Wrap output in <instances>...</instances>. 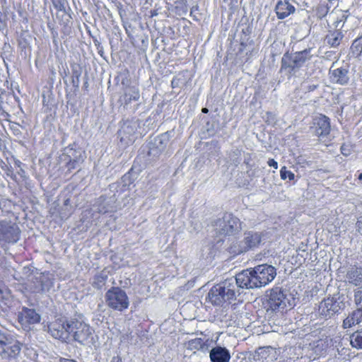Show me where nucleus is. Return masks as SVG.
Segmentation results:
<instances>
[{"instance_id": "f257e3e1", "label": "nucleus", "mask_w": 362, "mask_h": 362, "mask_svg": "<svg viewBox=\"0 0 362 362\" xmlns=\"http://www.w3.org/2000/svg\"><path fill=\"white\" fill-rule=\"evenodd\" d=\"M276 276V269L272 265L264 264L238 273L237 282L240 288H260L272 282Z\"/></svg>"}, {"instance_id": "f03ea898", "label": "nucleus", "mask_w": 362, "mask_h": 362, "mask_svg": "<svg viewBox=\"0 0 362 362\" xmlns=\"http://www.w3.org/2000/svg\"><path fill=\"white\" fill-rule=\"evenodd\" d=\"M240 295V288L237 282V276L213 286L207 296V299L212 304L222 305L224 303H230L235 300L237 293Z\"/></svg>"}, {"instance_id": "7ed1b4c3", "label": "nucleus", "mask_w": 362, "mask_h": 362, "mask_svg": "<svg viewBox=\"0 0 362 362\" xmlns=\"http://www.w3.org/2000/svg\"><path fill=\"white\" fill-rule=\"evenodd\" d=\"M69 327L70 341H74L81 345L90 347L98 341V337L94 329L88 324L79 320L78 318L71 319Z\"/></svg>"}, {"instance_id": "20e7f679", "label": "nucleus", "mask_w": 362, "mask_h": 362, "mask_svg": "<svg viewBox=\"0 0 362 362\" xmlns=\"http://www.w3.org/2000/svg\"><path fill=\"white\" fill-rule=\"evenodd\" d=\"M312 51L313 48L309 47L299 52H286L281 58V71L290 76L295 75L306 62L311 59Z\"/></svg>"}, {"instance_id": "39448f33", "label": "nucleus", "mask_w": 362, "mask_h": 362, "mask_svg": "<svg viewBox=\"0 0 362 362\" xmlns=\"http://www.w3.org/2000/svg\"><path fill=\"white\" fill-rule=\"evenodd\" d=\"M122 95L119 98V103L124 109L131 112H134L139 109L140 103L139 88L136 86H130L128 84V80L123 78L122 81Z\"/></svg>"}, {"instance_id": "423d86ee", "label": "nucleus", "mask_w": 362, "mask_h": 362, "mask_svg": "<svg viewBox=\"0 0 362 362\" xmlns=\"http://www.w3.org/2000/svg\"><path fill=\"white\" fill-rule=\"evenodd\" d=\"M21 350V343L11 334L0 330V356L3 359L17 358Z\"/></svg>"}, {"instance_id": "0eeeda50", "label": "nucleus", "mask_w": 362, "mask_h": 362, "mask_svg": "<svg viewBox=\"0 0 362 362\" xmlns=\"http://www.w3.org/2000/svg\"><path fill=\"white\" fill-rule=\"evenodd\" d=\"M71 320L67 318H51V320L47 322V332L55 339L62 341H70L69 327Z\"/></svg>"}, {"instance_id": "6e6552de", "label": "nucleus", "mask_w": 362, "mask_h": 362, "mask_svg": "<svg viewBox=\"0 0 362 362\" xmlns=\"http://www.w3.org/2000/svg\"><path fill=\"white\" fill-rule=\"evenodd\" d=\"M214 226L216 233L223 235L235 234L241 229L240 220L232 214L228 213L218 219L215 222Z\"/></svg>"}, {"instance_id": "1a4fd4ad", "label": "nucleus", "mask_w": 362, "mask_h": 362, "mask_svg": "<svg viewBox=\"0 0 362 362\" xmlns=\"http://www.w3.org/2000/svg\"><path fill=\"white\" fill-rule=\"evenodd\" d=\"M108 306L114 310L122 311L128 308L129 302L124 291L119 287H112L105 294Z\"/></svg>"}, {"instance_id": "9d476101", "label": "nucleus", "mask_w": 362, "mask_h": 362, "mask_svg": "<svg viewBox=\"0 0 362 362\" xmlns=\"http://www.w3.org/2000/svg\"><path fill=\"white\" fill-rule=\"evenodd\" d=\"M21 230L18 226L11 220H0V241L16 243L20 239Z\"/></svg>"}, {"instance_id": "9b49d317", "label": "nucleus", "mask_w": 362, "mask_h": 362, "mask_svg": "<svg viewBox=\"0 0 362 362\" xmlns=\"http://www.w3.org/2000/svg\"><path fill=\"white\" fill-rule=\"evenodd\" d=\"M286 297L283 291L279 287H275L271 290L269 299L268 302V308L276 315H282L286 310Z\"/></svg>"}, {"instance_id": "f8f14e48", "label": "nucleus", "mask_w": 362, "mask_h": 362, "mask_svg": "<svg viewBox=\"0 0 362 362\" xmlns=\"http://www.w3.org/2000/svg\"><path fill=\"white\" fill-rule=\"evenodd\" d=\"M261 235L258 233L248 232L245 233L243 240L237 243V246L231 247L232 252L240 254L257 247L261 243Z\"/></svg>"}, {"instance_id": "ddd939ff", "label": "nucleus", "mask_w": 362, "mask_h": 362, "mask_svg": "<svg viewBox=\"0 0 362 362\" xmlns=\"http://www.w3.org/2000/svg\"><path fill=\"white\" fill-rule=\"evenodd\" d=\"M334 63L329 69L330 81L340 86H346L349 83V71L348 68L339 67L334 69Z\"/></svg>"}, {"instance_id": "4468645a", "label": "nucleus", "mask_w": 362, "mask_h": 362, "mask_svg": "<svg viewBox=\"0 0 362 362\" xmlns=\"http://www.w3.org/2000/svg\"><path fill=\"white\" fill-rule=\"evenodd\" d=\"M311 128L313 129V133L316 136H326L330 132L329 119L325 115H320L313 119Z\"/></svg>"}, {"instance_id": "2eb2a0df", "label": "nucleus", "mask_w": 362, "mask_h": 362, "mask_svg": "<svg viewBox=\"0 0 362 362\" xmlns=\"http://www.w3.org/2000/svg\"><path fill=\"white\" fill-rule=\"evenodd\" d=\"M341 303L334 300L333 298H328L322 301L319 305V312L321 315L332 317L338 315L341 310Z\"/></svg>"}, {"instance_id": "dca6fc26", "label": "nucleus", "mask_w": 362, "mask_h": 362, "mask_svg": "<svg viewBox=\"0 0 362 362\" xmlns=\"http://www.w3.org/2000/svg\"><path fill=\"white\" fill-rule=\"evenodd\" d=\"M345 281L355 286H362V262L356 263L347 269Z\"/></svg>"}, {"instance_id": "f3484780", "label": "nucleus", "mask_w": 362, "mask_h": 362, "mask_svg": "<svg viewBox=\"0 0 362 362\" xmlns=\"http://www.w3.org/2000/svg\"><path fill=\"white\" fill-rule=\"evenodd\" d=\"M212 340L210 339L194 338L189 340L185 343V346L187 350L196 353L201 351L206 353L209 350L212 346Z\"/></svg>"}, {"instance_id": "a211bd4d", "label": "nucleus", "mask_w": 362, "mask_h": 362, "mask_svg": "<svg viewBox=\"0 0 362 362\" xmlns=\"http://www.w3.org/2000/svg\"><path fill=\"white\" fill-rule=\"evenodd\" d=\"M138 127V123L134 121L124 122L119 132L121 141L126 144L133 142L134 139L132 136L136 132Z\"/></svg>"}, {"instance_id": "6ab92c4d", "label": "nucleus", "mask_w": 362, "mask_h": 362, "mask_svg": "<svg viewBox=\"0 0 362 362\" xmlns=\"http://www.w3.org/2000/svg\"><path fill=\"white\" fill-rule=\"evenodd\" d=\"M296 11L295 7L287 0H280L275 6V11L279 19H284Z\"/></svg>"}, {"instance_id": "aec40b11", "label": "nucleus", "mask_w": 362, "mask_h": 362, "mask_svg": "<svg viewBox=\"0 0 362 362\" xmlns=\"http://www.w3.org/2000/svg\"><path fill=\"white\" fill-rule=\"evenodd\" d=\"M211 362H229L230 354L225 347L216 346L210 351Z\"/></svg>"}, {"instance_id": "412c9836", "label": "nucleus", "mask_w": 362, "mask_h": 362, "mask_svg": "<svg viewBox=\"0 0 362 362\" xmlns=\"http://www.w3.org/2000/svg\"><path fill=\"white\" fill-rule=\"evenodd\" d=\"M65 156L67 159L73 160L74 162L81 163L84 159V152L81 148H76L74 146L65 148Z\"/></svg>"}, {"instance_id": "4be33fe9", "label": "nucleus", "mask_w": 362, "mask_h": 362, "mask_svg": "<svg viewBox=\"0 0 362 362\" xmlns=\"http://www.w3.org/2000/svg\"><path fill=\"white\" fill-rule=\"evenodd\" d=\"M113 201L111 199H107L105 197L101 196L99 197L98 203V211L100 214H105L114 210L115 206L111 204Z\"/></svg>"}, {"instance_id": "5701e85b", "label": "nucleus", "mask_w": 362, "mask_h": 362, "mask_svg": "<svg viewBox=\"0 0 362 362\" xmlns=\"http://www.w3.org/2000/svg\"><path fill=\"white\" fill-rule=\"evenodd\" d=\"M343 33L339 30H335L329 32L326 36L327 42L332 47H337L339 45L342 38Z\"/></svg>"}, {"instance_id": "b1692460", "label": "nucleus", "mask_w": 362, "mask_h": 362, "mask_svg": "<svg viewBox=\"0 0 362 362\" xmlns=\"http://www.w3.org/2000/svg\"><path fill=\"white\" fill-rule=\"evenodd\" d=\"M354 300L356 310L354 312L352 317H362V290H358L355 292Z\"/></svg>"}, {"instance_id": "393cba45", "label": "nucleus", "mask_w": 362, "mask_h": 362, "mask_svg": "<svg viewBox=\"0 0 362 362\" xmlns=\"http://www.w3.org/2000/svg\"><path fill=\"white\" fill-rule=\"evenodd\" d=\"M351 345L357 349H362V328L351 335Z\"/></svg>"}, {"instance_id": "a878e982", "label": "nucleus", "mask_w": 362, "mask_h": 362, "mask_svg": "<svg viewBox=\"0 0 362 362\" xmlns=\"http://www.w3.org/2000/svg\"><path fill=\"white\" fill-rule=\"evenodd\" d=\"M73 213V208L70 204V199H66L64 202V206L62 208L59 214L62 219H67Z\"/></svg>"}, {"instance_id": "bb28decb", "label": "nucleus", "mask_w": 362, "mask_h": 362, "mask_svg": "<svg viewBox=\"0 0 362 362\" xmlns=\"http://www.w3.org/2000/svg\"><path fill=\"white\" fill-rule=\"evenodd\" d=\"M352 52L359 55L362 52V37H358L354 40L351 45Z\"/></svg>"}, {"instance_id": "cd10ccee", "label": "nucleus", "mask_w": 362, "mask_h": 362, "mask_svg": "<svg viewBox=\"0 0 362 362\" xmlns=\"http://www.w3.org/2000/svg\"><path fill=\"white\" fill-rule=\"evenodd\" d=\"M169 139H170V133L169 132H165L163 134H161L156 141H158V143L160 144V146H157L158 148H160V151L163 149L164 147L167 145L168 142L169 141Z\"/></svg>"}, {"instance_id": "c85d7f7f", "label": "nucleus", "mask_w": 362, "mask_h": 362, "mask_svg": "<svg viewBox=\"0 0 362 362\" xmlns=\"http://www.w3.org/2000/svg\"><path fill=\"white\" fill-rule=\"evenodd\" d=\"M240 155V152L237 149L230 152L229 158H230V163L234 165H238L240 163V160H239Z\"/></svg>"}, {"instance_id": "c756f323", "label": "nucleus", "mask_w": 362, "mask_h": 362, "mask_svg": "<svg viewBox=\"0 0 362 362\" xmlns=\"http://www.w3.org/2000/svg\"><path fill=\"white\" fill-rule=\"evenodd\" d=\"M280 176L282 180L288 178L289 180H293L295 179V175L290 170H287L285 166L282 167L280 170Z\"/></svg>"}, {"instance_id": "7c9ffc66", "label": "nucleus", "mask_w": 362, "mask_h": 362, "mask_svg": "<svg viewBox=\"0 0 362 362\" xmlns=\"http://www.w3.org/2000/svg\"><path fill=\"white\" fill-rule=\"evenodd\" d=\"M362 321V318H348L344 320V327H351L354 324H359Z\"/></svg>"}, {"instance_id": "2f4dec72", "label": "nucleus", "mask_w": 362, "mask_h": 362, "mask_svg": "<svg viewBox=\"0 0 362 362\" xmlns=\"http://www.w3.org/2000/svg\"><path fill=\"white\" fill-rule=\"evenodd\" d=\"M55 8L59 11L65 10V1L64 0H51Z\"/></svg>"}, {"instance_id": "473e14b6", "label": "nucleus", "mask_w": 362, "mask_h": 362, "mask_svg": "<svg viewBox=\"0 0 362 362\" xmlns=\"http://www.w3.org/2000/svg\"><path fill=\"white\" fill-rule=\"evenodd\" d=\"M7 15L0 10V30L6 26Z\"/></svg>"}, {"instance_id": "72a5a7b5", "label": "nucleus", "mask_w": 362, "mask_h": 362, "mask_svg": "<svg viewBox=\"0 0 362 362\" xmlns=\"http://www.w3.org/2000/svg\"><path fill=\"white\" fill-rule=\"evenodd\" d=\"M67 163L66 167L68 168L69 171H71V170L76 169L78 168L80 163L78 162H74L73 160L67 159Z\"/></svg>"}, {"instance_id": "f704fd0d", "label": "nucleus", "mask_w": 362, "mask_h": 362, "mask_svg": "<svg viewBox=\"0 0 362 362\" xmlns=\"http://www.w3.org/2000/svg\"><path fill=\"white\" fill-rule=\"evenodd\" d=\"M341 152L344 156H348L351 154V149L349 145L344 144L341 147Z\"/></svg>"}, {"instance_id": "c9c22d12", "label": "nucleus", "mask_w": 362, "mask_h": 362, "mask_svg": "<svg viewBox=\"0 0 362 362\" xmlns=\"http://www.w3.org/2000/svg\"><path fill=\"white\" fill-rule=\"evenodd\" d=\"M41 318H18V322L22 324L25 320H27V322L29 323H39L40 322Z\"/></svg>"}, {"instance_id": "e433bc0d", "label": "nucleus", "mask_w": 362, "mask_h": 362, "mask_svg": "<svg viewBox=\"0 0 362 362\" xmlns=\"http://www.w3.org/2000/svg\"><path fill=\"white\" fill-rule=\"evenodd\" d=\"M24 310L25 317H40L33 309L25 308Z\"/></svg>"}, {"instance_id": "4c0bfd02", "label": "nucleus", "mask_w": 362, "mask_h": 362, "mask_svg": "<svg viewBox=\"0 0 362 362\" xmlns=\"http://www.w3.org/2000/svg\"><path fill=\"white\" fill-rule=\"evenodd\" d=\"M346 18L347 16H346L345 14H342L341 18L335 22V28H339L340 26V23L341 22L344 23Z\"/></svg>"}, {"instance_id": "58836bf2", "label": "nucleus", "mask_w": 362, "mask_h": 362, "mask_svg": "<svg viewBox=\"0 0 362 362\" xmlns=\"http://www.w3.org/2000/svg\"><path fill=\"white\" fill-rule=\"evenodd\" d=\"M356 228L358 233H362V218L358 219L356 223Z\"/></svg>"}, {"instance_id": "ea45409f", "label": "nucleus", "mask_w": 362, "mask_h": 362, "mask_svg": "<svg viewBox=\"0 0 362 362\" xmlns=\"http://www.w3.org/2000/svg\"><path fill=\"white\" fill-rule=\"evenodd\" d=\"M267 164L269 166L273 167L275 169L278 168V163L276 160H274V159H269L267 161Z\"/></svg>"}, {"instance_id": "a19ab883", "label": "nucleus", "mask_w": 362, "mask_h": 362, "mask_svg": "<svg viewBox=\"0 0 362 362\" xmlns=\"http://www.w3.org/2000/svg\"><path fill=\"white\" fill-rule=\"evenodd\" d=\"M94 42H95V45L97 47V49L98 50V54L101 57H103V47L100 46V43L98 40H95Z\"/></svg>"}, {"instance_id": "79ce46f5", "label": "nucleus", "mask_w": 362, "mask_h": 362, "mask_svg": "<svg viewBox=\"0 0 362 362\" xmlns=\"http://www.w3.org/2000/svg\"><path fill=\"white\" fill-rule=\"evenodd\" d=\"M317 87H318L317 85H315V84L309 85L305 87V91L306 92L314 91L315 89H317Z\"/></svg>"}, {"instance_id": "37998d69", "label": "nucleus", "mask_w": 362, "mask_h": 362, "mask_svg": "<svg viewBox=\"0 0 362 362\" xmlns=\"http://www.w3.org/2000/svg\"><path fill=\"white\" fill-rule=\"evenodd\" d=\"M110 362H123V361L119 356H115L112 358Z\"/></svg>"}, {"instance_id": "c03bdc74", "label": "nucleus", "mask_w": 362, "mask_h": 362, "mask_svg": "<svg viewBox=\"0 0 362 362\" xmlns=\"http://www.w3.org/2000/svg\"><path fill=\"white\" fill-rule=\"evenodd\" d=\"M6 4V0H0V5L4 7Z\"/></svg>"}, {"instance_id": "a18cd8bd", "label": "nucleus", "mask_w": 362, "mask_h": 362, "mask_svg": "<svg viewBox=\"0 0 362 362\" xmlns=\"http://www.w3.org/2000/svg\"><path fill=\"white\" fill-rule=\"evenodd\" d=\"M202 112H204V113H206V112H208V109H207V108H203V109H202Z\"/></svg>"}, {"instance_id": "49530a36", "label": "nucleus", "mask_w": 362, "mask_h": 362, "mask_svg": "<svg viewBox=\"0 0 362 362\" xmlns=\"http://www.w3.org/2000/svg\"><path fill=\"white\" fill-rule=\"evenodd\" d=\"M358 180L360 181H362V173H361L359 175H358Z\"/></svg>"}, {"instance_id": "de8ad7c7", "label": "nucleus", "mask_w": 362, "mask_h": 362, "mask_svg": "<svg viewBox=\"0 0 362 362\" xmlns=\"http://www.w3.org/2000/svg\"><path fill=\"white\" fill-rule=\"evenodd\" d=\"M101 279H101V280H100V283H102V284H104V281H105V280H104L103 278H101Z\"/></svg>"}]
</instances>
